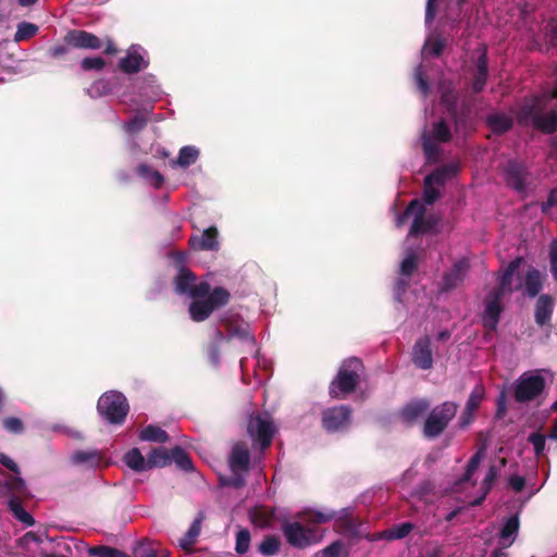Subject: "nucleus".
<instances>
[{
	"mask_svg": "<svg viewBox=\"0 0 557 557\" xmlns=\"http://www.w3.org/2000/svg\"><path fill=\"white\" fill-rule=\"evenodd\" d=\"M520 259L511 261L506 270L504 271L500 281L499 288L491 292L485 299L484 312L482 315L483 326L490 331L495 332L499 322V317L503 312L502 299L506 293H510L511 277L520 265Z\"/></svg>",
	"mask_w": 557,
	"mask_h": 557,
	"instance_id": "f257e3e1",
	"label": "nucleus"
},
{
	"mask_svg": "<svg viewBox=\"0 0 557 557\" xmlns=\"http://www.w3.org/2000/svg\"><path fill=\"white\" fill-rule=\"evenodd\" d=\"M409 218L413 219L409 237L433 232L438 224V219L434 214L425 215V207L419 199H413L406 211L397 216L396 225L401 226Z\"/></svg>",
	"mask_w": 557,
	"mask_h": 557,
	"instance_id": "f03ea898",
	"label": "nucleus"
},
{
	"mask_svg": "<svg viewBox=\"0 0 557 557\" xmlns=\"http://www.w3.org/2000/svg\"><path fill=\"white\" fill-rule=\"evenodd\" d=\"M520 119L546 133H553L557 127V112L555 110L545 111L541 98H534L527 102L521 109Z\"/></svg>",
	"mask_w": 557,
	"mask_h": 557,
	"instance_id": "7ed1b4c3",
	"label": "nucleus"
},
{
	"mask_svg": "<svg viewBox=\"0 0 557 557\" xmlns=\"http://www.w3.org/2000/svg\"><path fill=\"white\" fill-rule=\"evenodd\" d=\"M226 334L221 331L215 332V341L216 343L223 341H231L233 338H238L246 348L247 352L257 354L258 350L256 348V338L250 332V326L247 322L240 319L237 315H230L222 320Z\"/></svg>",
	"mask_w": 557,
	"mask_h": 557,
	"instance_id": "20e7f679",
	"label": "nucleus"
},
{
	"mask_svg": "<svg viewBox=\"0 0 557 557\" xmlns=\"http://www.w3.org/2000/svg\"><path fill=\"white\" fill-rule=\"evenodd\" d=\"M360 369L361 362L359 359L346 360L330 385V395L333 398H344L351 393L358 384Z\"/></svg>",
	"mask_w": 557,
	"mask_h": 557,
	"instance_id": "39448f33",
	"label": "nucleus"
},
{
	"mask_svg": "<svg viewBox=\"0 0 557 557\" xmlns=\"http://www.w3.org/2000/svg\"><path fill=\"white\" fill-rule=\"evenodd\" d=\"M451 138V132L444 120L432 123V126L424 127L421 140L428 161L435 162L441 156V144L447 143Z\"/></svg>",
	"mask_w": 557,
	"mask_h": 557,
	"instance_id": "423d86ee",
	"label": "nucleus"
},
{
	"mask_svg": "<svg viewBox=\"0 0 557 557\" xmlns=\"http://www.w3.org/2000/svg\"><path fill=\"white\" fill-rule=\"evenodd\" d=\"M230 293L223 287H216L203 298H196L189 305V315L193 321L201 322L210 317L212 311L227 304Z\"/></svg>",
	"mask_w": 557,
	"mask_h": 557,
	"instance_id": "0eeeda50",
	"label": "nucleus"
},
{
	"mask_svg": "<svg viewBox=\"0 0 557 557\" xmlns=\"http://www.w3.org/2000/svg\"><path fill=\"white\" fill-rule=\"evenodd\" d=\"M97 408L100 416L108 422L120 424L125 420L129 407L122 393L111 391L99 398Z\"/></svg>",
	"mask_w": 557,
	"mask_h": 557,
	"instance_id": "6e6552de",
	"label": "nucleus"
},
{
	"mask_svg": "<svg viewBox=\"0 0 557 557\" xmlns=\"http://www.w3.org/2000/svg\"><path fill=\"white\" fill-rule=\"evenodd\" d=\"M228 463L231 476L223 481V484L233 487H240L245 484V475L249 469L250 453L244 443H236L230 454Z\"/></svg>",
	"mask_w": 557,
	"mask_h": 557,
	"instance_id": "1a4fd4ad",
	"label": "nucleus"
},
{
	"mask_svg": "<svg viewBox=\"0 0 557 557\" xmlns=\"http://www.w3.org/2000/svg\"><path fill=\"white\" fill-rule=\"evenodd\" d=\"M282 531L288 544L298 548L317 544L323 536L317 528H305L299 521L283 523Z\"/></svg>",
	"mask_w": 557,
	"mask_h": 557,
	"instance_id": "9d476101",
	"label": "nucleus"
},
{
	"mask_svg": "<svg viewBox=\"0 0 557 557\" xmlns=\"http://www.w3.org/2000/svg\"><path fill=\"white\" fill-rule=\"evenodd\" d=\"M457 405L453 401H446L434 408L425 420L424 435L430 438L438 436L455 417Z\"/></svg>",
	"mask_w": 557,
	"mask_h": 557,
	"instance_id": "9b49d317",
	"label": "nucleus"
},
{
	"mask_svg": "<svg viewBox=\"0 0 557 557\" xmlns=\"http://www.w3.org/2000/svg\"><path fill=\"white\" fill-rule=\"evenodd\" d=\"M175 292L191 299L203 298L210 292V285L206 281L197 282L190 270L181 267L175 277Z\"/></svg>",
	"mask_w": 557,
	"mask_h": 557,
	"instance_id": "f8f14e48",
	"label": "nucleus"
},
{
	"mask_svg": "<svg viewBox=\"0 0 557 557\" xmlns=\"http://www.w3.org/2000/svg\"><path fill=\"white\" fill-rule=\"evenodd\" d=\"M458 169L456 163H449L436 169L425 177L423 196L428 205H432L440 197V191L435 185H443L446 181L454 177Z\"/></svg>",
	"mask_w": 557,
	"mask_h": 557,
	"instance_id": "ddd939ff",
	"label": "nucleus"
},
{
	"mask_svg": "<svg viewBox=\"0 0 557 557\" xmlns=\"http://www.w3.org/2000/svg\"><path fill=\"white\" fill-rule=\"evenodd\" d=\"M504 180L510 188L524 194L531 183V174L527 165L518 160H509L503 170Z\"/></svg>",
	"mask_w": 557,
	"mask_h": 557,
	"instance_id": "4468645a",
	"label": "nucleus"
},
{
	"mask_svg": "<svg viewBox=\"0 0 557 557\" xmlns=\"http://www.w3.org/2000/svg\"><path fill=\"white\" fill-rule=\"evenodd\" d=\"M247 430L252 441L258 443L261 449L270 446L275 432L273 422L268 414L251 416Z\"/></svg>",
	"mask_w": 557,
	"mask_h": 557,
	"instance_id": "2eb2a0df",
	"label": "nucleus"
},
{
	"mask_svg": "<svg viewBox=\"0 0 557 557\" xmlns=\"http://www.w3.org/2000/svg\"><path fill=\"white\" fill-rule=\"evenodd\" d=\"M545 381L539 373H524L516 386V399L527 401L536 398L544 389Z\"/></svg>",
	"mask_w": 557,
	"mask_h": 557,
	"instance_id": "dca6fc26",
	"label": "nucleus"
},
{
	"mask_svg": "<svg viewBox=\"0 0 557 557\" xmlns=\"http://www.w3.org/2000/svg\"><path fill=\"white\" fill-rule=\"evenodd\" d=\"M350 409L348 406H336L323 411L322 424L327 432H339L350 423Z\"/></svg>",
	"mask_w": 557,
	"mask_h": 557,
	"instance_id": "f3484780",
	"label": "nucleus"
},
{
	"mask_svg": "<svg viewBox=\"0 0 557 557\" xmlns=\"http://www.w3.org/2000/svg\"><path fill=\"white\" fill-rule=\"evenodd\" d=\"M148 63L147 51L139 45H132L119 61V67L125 73H136L146 69Z\"/></svg>",
	"mask_w": 557,
	"mask_h": 557,
	"instance_id": "a211bd4d",
	"label": "nucleus"
},
{
	"mask_svg": "<svg viewBox=\"0 0 557 557\" xmlns=\"http://www.w3.org/2000/svg\"><path fill=\"white\" fill-rule=\"evenodd\" d=\"M418 267V258L414 251H409L400 263V275L394 287V298L397 301H403L401 295L406 292L409 281L408 278L416 271Z\"/></svg>",
	"mask_w": 557,
	"mask_h": 557,
	"instance_id": "6ab92c4d",
	"label": "nucleus"
},
{
	"mask_svg": "<svg viewBox=\"0 0 557 557\" xmlns=\"http://www.w3.org/2000/svg\"><path fill=\"white\" fill-rule=\"evenodd\" d=\"M474 66L472 69V89L474 92L483 90L487 79V58L484 47L478 48L473 55Z\"/></svg>",
	"mask_w": 557,
	"mask_h": 557,
	"instance_id": "aec40b11",
	"label": "nucleus"
},
{
	"mask_svg": "<svg viewBox=\"0 0 557 557\" xmlns=\"http://www.w3.org/2000/svg\"><path fill=\"white\" fill-rule=\"evenodd\" d=\"M484 455H485V447L482 446L470 458L463 475L461 476V479H459L455 483V485L453 487L454 493H459L463 490H468L469 487H474L475 483L473 481V475H474L475 471L478 470L479 466L481 465V462L484 458Z\"/></svg>",
	"mask_w": 557,
	"mask_h": 557,
	"instance_id": "412c9836",
	"label": "nucleus"
},
{
	"mask_svg": "<svg viewBox=\"0 0 557 557\" xmlns=\"http://www.w3.org/2000/svg\"><path fill=\"white\" fill-rule=\"evenodd\" d=\"M64 41L69 46L79 49H99L101 46L100 40L97 36H95L91 33L79 29L70 30L65 35Z\"/></svg>",
	"mask_w": 557,
	"mask_h": 557,
	"instance_id": "4be33fe9",
	"label": "nucleus"
},
{
	"mask_svg": "<svg viewBox=\"0 0 557 557\" xmlns=\"http://www.w3.org/2000/svg\"><path fill=\"white\" fill-rule=\"evenodd\" d=\"M412 361L420 369L428 370L433 366L431 342L428 336L420 338L413 346Z\"/></svg>",
	"mask_w": 557,
	"mask_h": 557,
	"instance_id": "5701e85b",
	"label": "nucleus"
},
{
	"mask_svg": "<svg viewBox=\"0 0 557 557\" xmlns=\"http://www.w3.org/2000/svg\"><path fill=\"white\" fill-rule=\"evenodd\" d=\"M468 270L469 261L466 258L456 261L443 277L442 290H449L458 286L466 277Z\"/></svg>",
	"mask_w": 557,
	"mask_h": 557,
	"instance_id": "b1692460",
	"label": "nucleus"
},
{
	"mask_svg": "<svg viewBox=\"0 0 557 557\" xmlns=\"http://www.w3.org/2000/svg\"><path fill=\"white\" fill-rule=\"evenodd\" d=\"M189 244L193 249L197 250H218L220 244L218 240L216 227L211 226L205 230L201 234L193 235L189 239Z\"/></svg>",
	"mask_w": 557,
	"mask_h": 557,
	"instance_id": "393cba45",
	"label": "nucleus"
},
{
	"mask_svg": "<svg viewBox=\"0 0 557 557\" xmlns=\"http://www.w3.org/2000/svg\"><path fill=\"white\" fill-rule=\"evenodd\" d=\"M151 111V108L149 110H146L145 113H138L134 115L128 122H125L123 124L124 131L129 135L128 138V147L132 153L136 154L137 150L141 151V149L138 148L137 143L133 138L135 134H137L139 131H141L146 124H147V114ZM143 152L147 153V150H143Z\"/></svg>",
	"mask_w": 557,
	"mask_h": 557,
	"instance_id": "a878e982",
	"label": "nucleus"
},
{
	"mask_svg": "<svg viewBox=\"0 0 557 557\" xmlns=\"http://www.w3.org/2000/svg\"><path fill=\"white\" fill-rule=\"evenodd\" d=\"M497 473H498V470L496 467H494V466L490 467V469L487 470V472L483 479V482L479 486V495L473 498L467 496L463 499V502L470 506L480 505L484 500L486 495L488 494V492L493 485V482L495 481V479L497 476Z\"/></svg>",
	"mask_w": 557,
	"mask_h": 557,
	"instance_id": "bb28decb",
	"label": "nucleus"
},
{
	"mask_svg": "<svg viewBox=\"0 0 557 557\" xmlns=\"http://www.w3.org/2000/svg\"><path fill=\"white\" fill-rule=\"evenodd\" d=\"M519 531V518L517 516H511L504 522V525L499 533V545L503 548L510 547Z\"/></svg>",
	"mask_w": 557,
	"mask_h": 557,
	"instance_id": "cd10ccee",
	"label": "nucleus"
},
{
	"mask_svg": "<svg viewBox=\"0 0 557 557\" xmlns=\"http://www.w3.org/2000/svg\"><path fill=\"white\" fill-rule=\"evenodd\" d=\"M442 102L446 108L447 114L453 116L455 120L456 132L467 131V120L462 116H457L456 113V98L450 90L442 89Z\"/></svg>",
	"mask_w": 557,
	"mask_h": 557,
	"instance_id": "c85d7f7f",
	"label": "nucleus"
},
{
	"mask_svg": "<svg viewBox=\"0 0 557 557\" xmlns=\"http://www.w3.org/2000/svg\"><path fill=\"white\" fill-rule=\"evenodd\" d=\"M554 304L548 295H541L535 306V322L540 326L549 323L553 314Z\"/></svg>",
	"mask_w": 557,
	"mask_h": 557,
	"instance_id": "c756f323",
	"label": "nucleus"
},
{
	"mask_svg": "<svg viewBox=\"0 0 557 557\" xmlns=\"http://www.w3.org/2000/svg\"><path fill=\"white\" fill-rule=\"evenodd\" d=\"M296 517L301 520L304 523L312 524V523H325L333 520L336 517V512L333 510L324 509V510H306L298 512Z\"/></svg>",
	"mask_w": 557,
	"mask_h": 557,
	"instance_id": "7c9ffc66",
	"label": "nucleus"
},
{
	"mask_svg": "<svg viewBox=\"0 0 557 557\" xmlns=\"http://www.w3.org/2000/svg\"><path fill=\"white\" fill-rule=\"evenodd\" d=\"M135 88L138 90L139 97L144 101H152L159 95V87L152 75L145 76L138 81Z\"/></svg>",
	"mask_w": 557,
	"mask_h": 557,
	"instance_id": "2f4dec72",
	"label": "nucleus"
},
{
	"mask_svg": "<svg viewBox=\"0 0 557 557\" xmlns=\"http://www.w3.org/2000/svg\"><path fill=\"white\" fill-rule=\"evenodd\" d=\"M430 405L424 399H418L406 405L401 410L404 421L410 423L424 416Z\"/></svg>",
	"mask_w": 557,
	"mask_h": 557,
	"instance_id": "473e14b6",
	"label": "nucleus"
},
{
	"mask_svg": "<svg viewBox=\"0 0 557 557\" xmlns=\"http://www.w3.org/2000/svg\"><path fill=\"white\" fill-rule=\"evenodd\" d=\"M199 157V149L195 146H184L180 149L178 157L175 160H172L171 166L175 168H188L194 164Z\"/></svg>",
	"mask_w": 557,
	"mask_h": 557,
	"instance_id": "72a5a7b5",
	"label": "nucleus"
},
{
	"mask_svg": "<svg viewBox=\"0 0 557 557\" xmlns=\"http://www.w3.org/2000/svg\"><path fill=\"white\" fill-rule=\"evenodd\" d=\"M124 462L128 468L136 472H143L148 470L147 459L143 456L138 448L128 450L124 457Z\"/></svg>",
	"mask_w": 557,
	"mask_h": 557,
	"instance_id": "f704fd0d",
	"label": "nucleus"
},
{
	"mask_svg": "<svg viewBox=\"0 0 557 557\" xmlns=\"http://www.w3.org/2000/svg\"><path fill=\"white\" fill-rule=\"evenodd\" d=\"M147 463L148 470L165 467L171 463V453L163 447L154 448L149 453Z\"/></svg>",
	"mask_w": 557,
	"mask_h": 557,
	"instance_id": "c9c22d12",
	"label": "nucleus"
},
{
	"mask_svg": "<svg viewBox=\"0 0 557 557\" xmlns=\"http://www.w3.org/2000/svg\"><path fill=\"white\" fill-rule=\"evenodd\" d=\"M487 124L495 133H504L512 125V119L502 112L492 113L487 116Z\"/></svg>",
	"mask_w": 557,
	"mask_h": 557,
	"instance_id": "e433bc0d",
	"label": "nucleus"
},
{
	"mask_svg": "<svg viewBox=\"0 0 557 557\" xmlns=\"http://www.w3.org/2000/svg\"><path fill=\"white\" fill-rule=\"evenodd\" d=\"M137 174L154 188H160L164 182V177L159 171L151 169L145 163L138 165Z\"/></svg>",
	"mask_w": 557,
	"mask_h": 557,
	"instance_id": "4c0bfd02",
	"label": "nucleus"
},
{
	"mask_svg": "<svg viewBox=\"0 0 557 557\" xmlns=\"http://www.w3.org/2000/svg\"><path fill=\"white\" fill-rule=\"evenodd\" d=\"M445 42L442 38L435 35H429L424 41L422 47V58L425 60L428 57L433 55L437 57L442 52Z\"/></svg>",
	"mask_w": 557,
	"mask_h": 557,
	"instance_id": "58836bf2",
	"label": "nucleus"
},
{
	"mask_svg": "<svg viewBox=\"0 0 557 557\" xmlns=\"http://www.w3.org/2000/svg\"><path fill=\"white\" fill-rule=\"evenodd\" d=\"M413 530V524L411 522H403L399 524H395L392 528L384 530L381 533V539L385 540H400L409 535V533Z\"/></svg>",
	"mask_w": 557,
	"mask_h": 557,
	"instance_id": "ea45409f",
	"label": "nucleus"
},
{
	"mask_svg": "<svg viewBox=\"0 0 557 557\" xmlns=\"http://www.w3.org/2000/svg\"><path fill=\"white\" fill-rule=\"evenodd\" d=\"M525 293L530 297H535L542 289V276L539 270L530 269L525 275Z\"/></svg>",
	"mask_w": 557,
	"mask_h": 557,
	"instance_id": "a19ab883",
	"label": "nucleus"
},
{
	"mask_svg": "<svg viewBox=\"0 0 557 557\" xmlns=\"http://www.w3.org/2000/svg\"><path fill=\"white\" fill-rule=\"evenodd\" d=\"M71 461L75 465L96 467L100 462V457L96 450H78L72 454Z\"/></svg>",
	"mask_w": 557,
	"mask_h": 557,
	"instance_id": "79ce46f5",
	"label": "nucleus"
},
{
	"mask_svg": "<svg viewBox=\"0 0 557 557\" xmlns=\"http://www.w3.org/2000/svg\"><path fill=\"white\" fill-rule=\"evenodd\" d=\"M141 441L165 443L169 438L166 432L159 426L148 425L144 428L139 435Z\"/></svg>",
	"mask_w": 557,
	"mask_h": 557,
	"instance_id": "37998d69",
	"label": "nucleus"
},
{
	"mask_svg": "<svg viewBox=\"0 0 557 557\" xmlns=\"http://www.w3.org/2000/svg\"><path fill=\"white\" fill-rule=\"evenodd\" d=\"M38 30H39V27L36 24L30 23V22H21L16 26V32L14 34L13 39L17 44L21 41L28 40V39L33 38L34 36H36Z\"/></svg>",
	"mask_w": 557,
	"mask_h": 557,
	"instance_id": "c03bdc74",
	"label": "nucleus"
},
{
	"mask_svg": "<svg viewBox=\"0 0 557 557\" xmlns=\"http://www.w3.org/2000/svg\"><path fill=\"white\" fill-rule=\"evenodd\" d=\"M9 508L18 521H21L27 527L34 525V518L22 507L16 497H12L9 499Z\"/></svg>",
	"mask_w": 557,
	"mask_h": 557,
	"instance_id": "a18cd8bd",
	"label": "nucleus"
},
{
	"mask_svg": "<svg viewBox=\"0 0 557 557\" xmlns=\"http://www.w3.org/2000/svg\"><path fill=\"white\" fill-rule=\"evenodd\" d=\"M201 529V518H197L194 520L188 531L184 534L182 539H180L178 544L182 548L188 549L196 541V539L200 534Z\"/></svg>",
	"mask_w": 557,
	"mask_h": 557,
	"instance_id": "49530a36",
	"label": "nucleus"
},
{
	"mask_svg": "<svg viewBox=\"0 0 557 557\" xmlns=\"http://www.w3.org/2000/svg\"><path fill=\"white\" fill-rule=\"evenodd\" d=\"M172 461L184 471H190L193 469V462L189 456L178 446L171 450V462Z\"/></svg>",
	"mask_w": 557,
	"mask_h": 557,
	"instance_id": "de8ad7c7",
	"label": "nucleus"
},
{
	"mask_svg": "<svg viewBox=\"0 0 557 557\" xmlns=\"http://www.w3.org/2000/svg\"><path fill=\"white\" fill-rule=\"evenodd\" d=\"M484 394L485 391L482 385H476L473 388L466 404L468 412L475 411L479 408L481 401L483 400Z\"/></svg>",
	"mask_w": 557,
	"mask_h": 557,
	"instance_id": "09e8293b",
	"label": "nucleus"
},
{
	"mask_svg": "<svg viewBox=\"0 0 557 557\" xmlns=\"http://www.w3.org/2000/svg\"><path fill=\"white\" fill-rule=\"evenodd\" d=\"M90 556L97 557H126L125 554L110 546H94L88 549Z\"/></svg>",
	"mask_w": 557,
	"mask_h": 557,
	"instance_id": "8fccbe9b",
	"label": "nucleus"
},
{
	"mask_svg": "<svg viewBox=\"0 0 557 557\" xmlns=\"http://www.w3.org/2000/svg\"><path fill=\"white\" fill-rule=\"evenodd\" d=\"M280 549V541L274 536H268L265 537L260 546L259 552L263 556H274Z\"/></svg>",
	"mask_w": 557,
	"mask_h": 557,
	"instance_id": "3c124183",
	"label": "nucleus"
},
{
	"mask_svg": "<svg viewBox=\"0 0 557 557\" xmlns=\"http://www.w3.org/2000/svg\"><path fill=\"white\" fill-rule=\"evenodd\" d=\"M250 546V532L247 529H240L236 533L235 550L238 554H245L248 552Z\"/></svg>",
	"mask_w": 557,
	"mask_h": 557,
	"instance_id": "603ef678",
	"label": "nucleus"
},
{
	"mask_svg": "<svg viewBox=\"0 0 557 557\" xmlns=\"http://www.w3.org/2000/svg\"><path fill=\"white\" fill-rule=\"evenodd\" d=\"M468 0H449L445 8V17L450 21H456L461 13L462 5Z\"/></svg>",
	"mask_w": 557,
	"mask_h": 557,
	"instance_id": "864d4df0",
	"label": "nucleus"
},
{
	"mask_svg": "<svg viewBox=\"0 0 557 557\" xmlns=\"http://www.w3.org/2000/svg\"><path fill=\"white\" fill-rule=\"evenodd\" d=\"M112 90L111 84L107 81L100 79L95 82L87 90L90 97L98 98L109 94Z\"/></svg>",
	"mask_w": 557,
	"mask_h": 557,
	"instance_id": "5fc2aeb1",
	"label": "nucleus"
},
{
	"mask_svg": "<svg viewBox=\"0 0 557 557\" xmlns=\"http://www.w3.org/2000/svg\"><path fill=\"white\" fill-rule=\"evenodd\" d=\"M528 441L533 445L534 453L537 457L544 454L546 445L545 435L539 432H533L529 435Z\"/></svg>",
	"mask_w": 557,
	"mask_h": 557,
	"instance_id": "6e6d98bb",
	"label": "nucleus"
},
{
	"mask_svg": "<svg viewBox=\"0 0 557 557\" xmlns=\"http://www.w3.org/2000/svg\"><path fill=\"white\" fill-rule=\"evenodd\" d=\"M414 78L418 89L422 95H426L429 91V85L426 82V74L424 72V64H420L414 71Z\"/></svg>",
	"mask_w": 557,
	"mask_h": 557,
	"instance_id": "4d7b16f0",
	"label": "nucleus"
},
{
	"mask_svg": "<svg viewBox=\"0 0 557 557\" xmlns=\"http://www.w3.org/2000/svg\"><path fill=\"white\" fill-rule=\"evenodd\" d=\"M545 37L552 47H557V17L550 20L546 25Z\"/></svg>",
	"mask_w": 557,
	"mask_h": 557,
	"instance_id": "13d9d810",
	"label": "nucleus"
},
{
	"mask_svg": "<svg viewBox=\"0 0 557 557\" xmlns=\"http://www.w3.org/2000/svg\"><path fill=\"white\" fill-rule=\"evenodd\" d=\"M7 486L11 491H15L18 493H24L26 490L25 481L18 474H13L7 480Z\"/></svg>",
	"mask_w": 557,
	"mask_h": 557,
	"instance_id": "bf43d9fd",
	"label": "nucleus"
},
{
	"mask_svg": "<svg viewBox=\"0 0 557 557\" xmlns=\"http://www.w3.org/2000/svg\"><path fill=\"white\" fill-rule=\"evenodd\" d=\"M344 545L341 541H335L327 547H325L321 556L322 557H339L343 554Z\"/></svg>",
	"mask_w": 557,
	"mask_h": 557,
	"instance_id": "052dcab7",
	"label": "nucleus"
},
{
	"mask_svg": "<svg viewBox=\"0 0 557 557\" xmlns=\"http://www.w3.org/2000/svg\"><path fill=\"white\" fill-rule=\"evenodd\" d=\"M104 66V61L100 57L85 58L82 61V67L85 71L96 70L99 71Z\"/></svg>",
	"mask_w": 557,
	"mask_h": 557,
	"instance_id": "680f3d73",
	"label": "nucleus"
},
{
	"mask_svg": "<svg viewBox=\"0 0 557 557\" xmlns=\"http://www.w3.org/2000/svg\"><path fill=\"white\" fill-rule=\"evenodd\" d=\"M3 425L5 430L12 433H20L23 430L22 421L18 418H7Z\"/></svg>",
	"mask_w": 557,
	"mask_h": 557,
	"instance_id": "e2e57ef3",
	"label": "nucleus"
},
{
	"mask_svg": "<svg viewBox=\"0 0 557 557\" xmlns=\"http://www.w3.org/2000/svg\"><path fill=\"white\" fill-rule=\"evenodd\" d=\"M442 546L440 544L428 545L420 554V557H442Z\"/></svg>",
	"mask_w": 557,
	"mask_h": 557,
	"instance_id": "0e129e2a",
	"label": "nucleus"
},
{
	"mask_svg": "<svg viewBox=\"0 0 557 557\" xmlns=\"http://www.w3.org/2000/svg\"><path fill=\"white\" fill-rule=\"evenodd\" d=\"M0 463L11 470L13 473H20L18 466L5 454L0 453Z\"/></svg>",
	"mask_w": 557,
	"mask_h": 557,
	"instance_id": "69168bd1",
	"label": "nucleus"
},
{
	"mask_svg": "<svg viewBox=\"0 0 557 557\" xmlns=\"http://www.w3.org/2000/svg\"><path fill=\"white\" fill-rule=\"evenodd\" d=\"M525 480L520 475H511L509 478V485L515 492H520L524 487Z\"/></svg>",
	"mask_w": 557,
	"mask_h": 557,
	"instance_id": "338daca9",
	"label": "nucleus"
},
{
	"mask_svg": "<svg viewBox=\"0 0 557 557\" xmlns=\"http://www.w3.org/2000/svg\"><path fill=\"white\" fill-rule=\"evenodd\" d=\"M557 206V188L552 189L547 201L542 205V210L545 212L548 208Z\"/></svg>",
	"mask_w": 557,
	"mask_h": 557,
	"instance_id": "774afa93",
	"label": "nucleus"
}]
</instances>
